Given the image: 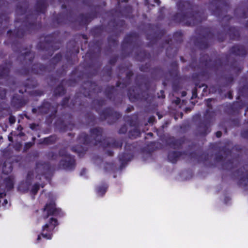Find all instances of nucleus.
<instances>
[{
    "label": "nucleus",
    "instance_id": "1",
    "mask_svg": "<svg viewBox=\"0 0 248 248\" xmlns=\"http://www.w3.org/2000/svg\"><path fill=\"white\" fill-rule=\"evenodd\" d=\"M29 2L26 0L19 2L16 5V11L18 16H22L25 15L24 19L21 20L20 18L16 17L15 19V26H17V23H20L19 27L16 28L13 32L11 30L7 31L9 37L14 40L11 43L12 50L17 53H21L20 58H22L26 65H30L32 63L35 53L31 50L32 46H30L29 49L27 47L23 48L22 44L19 41V39L23 37L27 34L34 32L42 27L40 20H37L39 14H45L47 6L46 0H37L34 6L35 13H33L29 9Z\"/></svg>",
    "mask_w": 248,
    "mask_h": 248
},
{
    "label": "nucleus",
    "instance_id": "2",
    "mask_svg": "<svg viewBox=\"0 0 248 248\" xmlns=\"http://www.w3.org/2000/svg\"><path fill=\"white\" fill-rule=\"evenodd\" d=\"M90 135L85 132L79 134L77 138L78 141L82 144L77 145L71 147V150L77 153L78 156L84 155L88 150L87 146H99L105 149L106 148H122L123 142L122 140L113 139L110 141L108 138H103L102 134L103 129L100 127H96L91 128L90 130Z\"/></svg>",
    "mask_w": 248,
    "mask_h": 248
},
{
    "label": "nucleus",
    "instance_id": "3",
    "mask_svg": "<svg viewBox=\"0 0 248 248\" xmlns=\"http://www.w3.org/2000/svg\"><path fill=\"white\" fill-rule=\"evenodd\" d=\"M117 1L116 7L108 11L107 13L114 18L109 21L108 25L110 26L111 33L113 35L108 38V46L105 49L106 54L112 52V47H115L118 45L117 38L123 32L125 28V22L123 19H117V18H130L133 12L131 6L127 5L123 8H120V0Z\"/></svg>",
    "mask_w": 248,
    "mask_h": 248
},
{
    "label": "nucleus",
    "instance_id": "4",
    "mask_svg": "<svg viewBox=\"0 0 248 248\" xmlns=\"http://www.w3.org/2000/svg\"><path fill=\"white\" fill-rule=\"evenodd\" d=\"M178 12L172 16L177 23H183L187 26H194L201 23L202 19L201 13L196 10V5L189 0H180L176 3Z\"/></svg>",
    "mask_w": 248,
    "mask_h": 248
},
{
    "label": "nucleus",
    "instance_id": "5",
    "mask_svg": "<svg viewBox=\"0 0 248 248\" xmlns=\"http://www.w3.org/2000/svg\"><path fill=\"white\" fill-rule=\"evenodd\" d=\"M103 8L99 5L91 6L90 12L85 14H80L76 19L74 18L72 9L67 10L66 13H61L53 18V22L58 25L66 24L68 23H78L79 27L87 26L93 19L101 15Z\"/></svg>",
    "mask_w": 248,
    "mask_h": 248
},
{
    "label": "nucleus",
    "instance_id": "6",
    "mask_svg": "<svg viewBox=\"0 0 248 248\" xmlns=\"http://www.w3.org/2000/svg\"><path fill=\"white\" fill-rule=\"evenodd\" d=\"M102 42L97 40L89 43V49L85 55L86 66L93 69L91 76L95 75L102 63L99 62L101 53Z\"/></svg>",
    "mask_w": 248,
    "mask_h": 248
},
{
    "label": "nucleus",
    "instance_id": "7",
    "mask_svg": "<svg viewBox=\"0 0 248 248\" xmlns=\"http://www.w3.org/2000/svg\"><path fill=\"white\" fill-rule=\"evenodd\" d=\"M145 75L138 74L135 78L136 86H133L129 88L127 91V96L130 102L132 103L138 101H147L150 97L149 90L151 87L150 82L146 81L144 83L145 90L141 89V84L140 83L139 79H144Z\"/></svg>",
    "mask_w": 248,
    "mask_h": 248
},
{
    "label": "nucleus",
    "instance_id": "8",
    "mask_svg": "<svg viewBox=\"0 0 248 248\" xmlns=\"http://www.w3.org/2000/svg\"><path fill=\"white\" fill-rule=\"evenodd\" d=\"M58 33H52L46 35L43 42H39L37 45L38 50L45 51L47 53L42 56V60H46L52 56L54 52L60 48L61 42L57 40Z\"/></svg>",
    "mask_w": 248,
    "mask_h": 248
},
{
    "label": "nucleus",
    "instance_id": "9",
    "mask_svg": "<svg viewBox=\"0 0 248 248\" xmlns=\"http://www.w3.org/2000/svg\"><path fill=\"white\" fill-rule=\"evenodd\" d=\"M220 152L223 153L224 156L219 153L215 155V161L216 162H221V168L223 170L232 171L233 169L238 167L240 164V156L237 155L235 157L227 159L232 156V150L224 146L220 149Z\"/></svg>",
    "mask_w": 248,
    "mask_h": 248
},
{
    "label": "nucleus",
    "instance_id": "10",
    "mask_svg": "<svg viewBox=\"0 0 248 248\" xmlns=\"http://www.w3.org/2000/svg\"><path fill=\"white\" fill-rule=\"evenodd\" d=\"M141 44L138 33L131 32L126 34L121 44L122 55L124 58L129 57L134 49L140 47Z\"/></svg>",
    "mask_w": 248,
    "mask_h": 248
},
{
    "label": "nucleus",
    "instance_id": "11",
    "mask_svg": "<svg viewBox=\"0 0 248 248\" xmlns=\"http://www.w3.org/2000/svg\"><path fill=\"white\" fill-rule=\"evenodd\" d=\"M134 75L132 70L128 71L126 74L125 78L123 79V82L118 81L116 84V87L114 86H107L104 92V95L109 100L115 102L117 95V89L116 88L120 87L125 89L131 83V78Z\"/></svg>",
    "mask_w": 248,
    "mask_h": 248
},
{
    "label": "nucleus",
    "instance_id": "12",
    "mask_svg": "<svg viewBox=\"0 0 248 248\" xmlns=\"http://www.w3.org/2000/svg\"><path fill=\"white\" fill-rule=\"evenodd\" d=\"M183 34L181 31H177L173 34V40L171 38L166 39L163 43L162 47H164L165 45L168 46L166 48V56L169 58H173L177 55L179 45L183 42Z\"/></svg>",
    "mask_w": 248,
    "mask_h": 248
},
{
    "label": "nucleus",
    "instance_id": "13",
    "mask_svg": "<svg viewBox=\"0 0 248 248\" xmlns=\"http://www.w3.org/2000/svg\"><path fill=\"white\" fill-rule=\"evenodd\" d=\"M81 93H77L74 96V98L72 100V106L75 105L77 100L82 94L85 97L91 98L93 94L98 93L102 91V87L98 86L95 82H93L90 80L84 81L82 84L81 87Z\"/></svg>",
    "mask_w": 248,
    "mask_h": 248
},
{
    "label": "nucleus",
    "instance_id": "14",
    "mask_svg": "<svg viewBox=\"0 0 248 248\" xmlns=\"http://www.w3.org/2000/svg\"><path fill=\"white\" fill-rule=\"evenodd\" d=\"M225 61L223 62L221 58H217L214 62V63L210 66L212 62L209 56L207 54H201L200 58V65L204 66L206 68H210L213 69L216 72L222 70L224 66L229 65V59L230 56L228 54H224Z\"/></svg>",
    "mask_w": 248,
    "mask_h": 248
},
{
    "label": "nucleus",
    "instance_id": "15",
    "mask_svg": "<svg viewBox=\"0 0 248 248\" xmlns=\"http://www.w3.org/2000/svg\"><path fill=\"white\" fill-rule=\"evenodd\" d=\"M214 111L207 109L204 114L203 120L198 125V134L201 136H205L211 131V123L215 117Z\"/></svg>",
    "mask_w": 248,
    "mask_h": 248
},
{
    "label": "nucleus",
    "instance_id": "16",
    "mask_svg": "<svg viewBox=\"0 0 248 248\" xmlns=\"http://www.w3.org/2000/svg\"><path fill=\"white\" fill-rule=\"evenodd\" d=\"M149 31L146 34V39L150 42L148 46H152L155 44L166 33L164 29H160L158 25L149 24Z\"/></svg>",
    "mask_w": 248,
    "mask_h": 248
},
{
    "label": "nucleus",
    "instance_id": "17",
    "mask_svg": "<svg viewBox=\"0 0 248 248\" xmlns=\"http://www.w3.org/2000/svg\"><path fill=\"white\" fill-rule=\"evenodd\" d=\"M95 111L99 113L100 119L102 121L108 120V123L109 124L115 123L122 117V114L120 112L114 111L110 107L104 108L100 112L98 108H96Z\"/></svg>",
    "mask_w": 248,
    "mask_h": 248
},
{
    "label": "nucleus",
    "instance_id": "18",
    "mask_svg": "<svg viewBox=\"0 0 248 248\" xmlns=\"http://www.w3.org/2000/svg\"><path fill=\"white\" fill-rule=\"evenodd\" d=\"M67 51L65 55L67 62L71 65L75 64L77 60V55L79 52V46L75 40H70L67 44Z\"/></svg>",
    "mask_w": 248,
    "mask_h": 248
},
{
    "label": "nucleus",
    "instance_id": "19",
    "mask_svg": "<svg viewBox=\"0 0 248 248\" xmlns=\"http://www.w3.org/2000/svg\"><path fill=\"white\" fill-rule=\"evenodd\" d=\"M214 38L213 32L207 30L202 35L195 37L193 42L194 45L199 49L203 50L209 47V43Z\"/></svg>",
    "mask_w": 248,
    "mask_h": 248
},
{
    "label": "nucleus",
    "instance_id": "20",
    "mask_svg": "<svg viewBox=\"0 0 248 248\" xmlns=\"http://www.w3.org/2000/svg\"><path fill=\"white\" fill-rule=\"evenodd\" d=\"M59 223L58 220L54 217H51L48 221V222L46 223L42 229L43 232L41 234L38 235L37 240L39 241L41 239V235L47 239H51L52 238V231L58 225Z\"/></svg>",
    "mask_w": 248,
    "mask_h": 248
},
{
    "label": "nucleus",
    "instance_id": "21",
    "mask_svg": "<svg viewBox=\"0 0 248 248\" xmlns=\"http://www.w3.org/2000/svg\"><path fill=\"white\" fill-rule=\"evenodd\" d=\"M48 72H50L48 69L47 65L43 64L40 63H36L33 64L31 69L28 67H23L19 70V73L21 75H28L30 73L36 75H42L44 73Z\"/></svg>",
    "mask_w": 248,
    "mask_h": 248
},
{
    "label": "nucleus",
    "instance_id": "22",
    "mask_svg": "<svg viewBox=\"0 0 248 248\" xmlns=\"http://www.w3.org/2000/svg\"><path fill=\"white\" fill-rule=\"evenodd\" d=\"M18 92L21 94H14L11 100V106L17 109H19L25 106L28 101L27 97L23 94L24 93L26 92V89H19Z\"/></svg>",
    "mask_w": 248,
    "mask_h": 248
},
{
    "label": "nucleus",
    "instance_id": "23",
    "mask_svg": "<svg viewBox=\"0 0 248 248\" xmlns=\"http://www.w3.org/2000/svg\"><path fill=\"white\" fill-rule=\"evenodd\" d=\"M43 212H46V215H44L43 218L45 219L47 218L50 216L62 217L64 214L60 208L56 207V205L54 201H51L46 203L43 208Z\"/></svg>",
    "mask_w": 248,
    "mask_h": 248
},
{
    "label": "nucleus",
    "instance_id": "24",
    "mask_svg": "<svg viewBox=\"0 0 248 248\" xmlns=\"http://www.w3.org/2000/svg\"><path fill=\"white\" fill-rule=\"evenodd\" d=\"M233 175L239 179L238 185L239 186L245 187L248 186V164L233 172Z\"/></svg>",
    "mask_w": 248,
    "mask_h": 248
},
{
    "label": "nucleus",
    "instance_id": "25",
    "mask_svg": "<svg viewBox=\"0 0 248 248\" xmlns=\"http://www.w3.org/2000/svg\"><path fill=\"white\" fill-rule=\"evenodd\" d=\"M53 108L54 110L49 115V117L54 118L56 117V114L58 112V106L54 107L52 106L51 103L46 100H44L41 105L38 107V114L39 115H46L48 114L51 108Z\"/></svg>",
    "mask_w": 248,
    "mask_h": 248
},
{
    "label": "nucleus",
    "instance_id": "26",
    "mask_svg": "<svg viewBox=\"0 0 248 248\" xmlns=\"http://www.w3.org/2000/svg\"><path fill=\"white\" fill-rule=\"evenodd\" d=\"M12 66V62L6 61L0 65V79H3L4 83L0 82V84L6 85L11 78L10 71Z\"/></svg>",
    "mask_w": 248,
    "mask_h": 248
},
{
    "label": "nucleus",
    "instance_id": "27",
    "mask_svg": "<svg viewBox=\"0 0 248 248\" xmlns=\"http://www.w3.org/2000/svg\"><path fill=\"white\" fill-rule=\"evenodd\" d=\"M6 3L4 0H0V34L8 27L9 22V17L4 10V6Z\"/></svg>",
    "mask_w": 248,
    "mask_h": 248
},
{
    "label": "nucleus",
    "instance_id": "28",
    "mask_svg": "<svg viewBox=\"0 0 248 248\" xmlns=\"http://www.w3.org/2000/svg\"><path fill=\"white\" fill-rule=\"evenodd\" d=\"M60 165L62 168L67 171H73L76 166V160L74 155H68L60 161Z\"/></svg>",
    "mask_w": 248,
    "mask_h": 248
},
{
    "label": "nucleus",
    "instance_id": "29",
    "mask_svg": "<svg viewBox=\"0 0 248 248\" xmlns=\"http://www.w3.org/2000/svg\"><path fill=\"white\" fill-rule=\"evenodd\" d=\"M229 51L231 54L242 58L245 57L247 54V50L245 46L239 44L231 47Z\"/></svg>",
    "mask_w": 248,
    "mask_h": 248
},
{
    "label": "nucleus",
    "instance_id": "30",
    "mask_svg": "<svg viewBox=\"0 0 248 248\" xmlns=\"http://www.w3.org/2000/svg\"><path fill=\"white\" fill-rule=\"evenodd\" d=\"M185 140V137L177 139L174 137H171L167 140L166 143L168 145L173 149H179L182 148Z\"/></svg>",
    "mask_w": 248,
    "mask_h": 248
},
{
    "label": "nucleus",
    "instance_id": "31",
    "mask_svg": "<svg viewBox=\"0 0 248 248\" xmlns=\"http://www.w3.org/2000/svg\"><path fill=\"white\" fill-rule=\"evenodd\" d=\"M223 78L225 80L224 83L222 84L218 85L217 87L216 90L219 93H221L223 92V88H228L231 87L233 84L234 81V78L232 75L224 76L223 77Z\"/></svg>",
    "mask_w": 248,
    "mask_h": 248
},
{
    "label": "nucleus",
    "instance_id": "32",
    "mask_svg": "<svg viewBox=\"0 0 248 248\" xmlns=\"http://www.w3.org/2000/svg\"><path fill=\"white\" fill-rule=\"evenodd\" d=\"M244 103L242 101H235L232 104L227 106L228 111L230 114L238 113L239 111L244 107Z\"/></svg>",
    "mask_w": 248,
    "mask_h": 248
},
{
    "label": "nucleus",
    "instance_id": "33",
    "mask_svg": "<svg viewBox=\"0 0 248 248\" xmlns=\"http://www.w3.org/2000/svg\"><path fill=\"white\" fill-rule=\"evenodd\" d=\"M184 155H186L185 151H170L168 153V159L172 163H176L178 159Z\"/></svg>",
    "mask_w": 248,
    "mask_h": 248
},
{
    "label": "nucleus",
    "instance_id": "34",
    "mask_svg": "<svg viewBox=\"0 0 248 248\" xmlns=\"http://www.w3.org/2000/svg\"><path fill=\"white\" fill-rule=\"evenodd\" d=\"M191 158L196 159L198 162L205 163L209 159V155L206 152H203L201 155H197L196 152L190 153L189 155Z\"/></svg>",
    "mask_w": 248,
    "mask_h": 248
},
{
    "label": "nucleus",
    "instance_id": "35",
    "mask_svg": "<svg viewBox=\"0 0 248 248\" xmlns=\"http://www.w3.org/2000/svg\"><path fill=\"white\" fill-rule=\"evenodd\" d=\"M64 81V79L62 80L60 83L54 89L53 96L55 97L62 96L65 94L66 90L63 86Z\"/></svg>",
    "mask_w": 248,
    "mask_h": 248
},
{
    "label": "nucleus",
    "instance_id": "36",
    "mask_svg": "<svg viewBox=\"0 0 248 248\" xmlns=\"http://www.w3.org/2000/svg\"><path fill=\"white\" fill-rule=\"evenodd\" d=\"M135 57L137 61L143 62L146 60H150L151 56L149 52L142 50H140L139 52H136Z\"/></svg>",
    "mask_w": 248,
    "mask_h": 248
},
{
    "label": "nucleus",
    "instance_id": "37",
    "mask_svg": "<svg viewBox=\"0 0 248 248\" xmlns=\"http://www.w3.org/2000/svg\"><path fill=\"white\" fill-rule=\"evenodd\" d=\"M228 33L231 40L239 41L240 39V34L239 31L235 27H230L228 29Z\"/></svg>",
    "mask_w": 248,
    "mask_h": 248
},
{
    "label": "nucleus",
    "instance_id": "38",
    "mask_svg": "<svg viewBox=\"0 0 248 248\" xmlns=\"http://www.w3.org/2000/svg\"><path fill=\"white\" fill-rule=\"evenodd\" d=\"M133 155L130 153L124 152L119 155V160L121 163V165H124L128 161H130Z\"/></svg>",
    "mask_w": 248,
    "mask_h": 248
},
{
    "label": "nucleus",
    "instance_id": "39",
    "mask_svg": "<svg viewBox=\"0 0 248 248\" xmlns=\"http://www.w3.org/2000/svg\"><path fill=\"white\" fill-rule=\"evenodd\" d=\"M104 30L102 25L95 26L91 30V33L94 37H98L101 35Z\"/></svg>",
    "mask_w": 248,
    "mask_h": 248
},
{
    "label": "nucleus",
    "instance_id": "40",
    "mask_svg": "<svg viewBox=\"0 0 248 248\" xmlns=\"http://www.w3.org/2000/svg\"><path fill=\"white\" fill-rule=\"evenodd\" d=\"M24 89H32L35 88L37 86L36 80L33 78H28L23 83Z\"/></svg>",
    "mask_w": 248,
    "mask_h": 248
},
{
    "label": "nucleus",
    "instance_id": "41",
    "mask_svg": "<svg viewBox=\"0 0 248 248\" xmlns=\"http://www.w3.org/2000/svg\"><path fill=\"white\" fill-rule=\"evenodd\" d=\"M5 185V190L7 191H10L14 188V179L12 176H8L3 180Z\"/></svg>",
    "mask_w": 248,
    "mask_h": 248
},
{
    "label": "nucleus",
    "instance_id": "42",
    "mask_svg": "<svg viewBox=\"0 0 248 248\" xmlns=\"http://www.w3.org/2000/svg\"><path fill=\"white\" fill-rule=\"evenodd\" d=\"M108 188V184L106 183H103L100 186H98L96 187V192L99 196L103 197L106 193Z\"/></svg>",
    "mask_w": 248,
    "mask_h": 248
},
{
    "label": "nucleus",
    "instance_id": "43",
    "mask_svg": "<svg viewBox=\"0 0 248 248\" xmlns=\"http://www.w3.org/2000/svg\"><path fill=\"white\" fill-rule=\"evenodd\" d=\"M62 56L61 53H59L56 54L50 60L49 62V65L52 66L53 69H54L56 64L62 60Z\"/></svg>",
    "mask_w": 248,
    "mask_h": 248
},
{
    "label": "nucleus",
    "instance_id": "44",
    "mask_svg": "<svg viewBox=\"0 0 248 248\" xmlns=\"http://www.w3.org/2000/svg\"><path fill=\"white\" fill-rule=\"evenodd\" d=\"M171 68L169 70V73L170 76H177L178 75V63L177 62L174 61L170 63Z\"/></svg>",
    "mask_w": 248,
    "mask_h": 248
},
{
    "label": "nucleus",
    "instance_id": "45",
    "mask_svg": "<svg viewBox=\"0 0 248 248\" xmlns=\"http://www.w3.org/2000/svg\"><path fill=\"white\" fill-rule=\"evenodd\" d=\"M140 135L141 132L140 129L136 127L128 132V137L131 139H135L140 137Z\"/></svg>",
    "mask_w": 248,
    "mask_h": 248
},
{
    "label": "nucleus",
    "instance_id": "46",
    "mask_svg": "<svg viewBox=\"0 0 248 248\" xmlns=\"http://www.w3.org/2000/svg\"><path fill=\"white\" fill-rule=\"evenodd\" d=\"M57 140V137L56 135H52L43 140V143L46 145L54 144Z\"/></svg>",
    "mask_w": 248,
    "mask_h": 248
},
{
    "label": "nucleus",
    "instance_id": "47",
    "mask_svg": "<svg viewBox=\"0 0 248 248\" xmlns=\"http://www.w3.org/2000/svg\"><path fill=\"white\" fill-rule=\"evenodd\" d=\"M55 124L56 126L59 129L60 132H64L67 130V126L65 124L64 121L61 118L57 119Z\"/></svg>",
    "mask_w": 248,
    "mask_h": 248
},
{
    "label": "nucleus",
    "instance_id": "48",
    "mask_svg": "<svg viewBox=\"0 0 248 248\" xmlns=\"http://www.w3.org/2000/svg\"><path fill=\"white\" fill-rule=\"evenodd\" d=\"M85 116L86 121L89 124L93 125L95 124L96 117L93 113L91 112H88Z\"/></svg>",
    "mask_w": 248,
    "mask_h": 248
},
{
    "label": "nucleus",
    "instance_id": "49",
    "mask_svg": "<svg viewBox=\"0 0 248 248\" xmlns=\"http://www.w3.org/2000/svg\"><path fill=\"white\" fill-rule=\"evenodd\" d=\"M162 69L160 66H156L152 68L151 75L153 78H156L158 76L162 73Z\"/></svg>",
    "mask_w": 248,
    "mask_h": 248
},
{
    "label": "nucleus",
    "instance_id": "50",
    "mask_svg": "<svg viewBox=\"0 0 248 248\" xmlns=\"http://www.w3.org/2000/svg\"><path fill=\"white\" fill-rule=\"evenodd\" d=\"M230 66L231 69L234 71L237 75L240 73L243 69V67L238 65L236 61L231 62Z\"/></svg>",
    "mask_w": 248,
    "mask_h": 248
},
{
    "label": "nucleus",
    "instance_id": "51",
    "mask_svg": "<svg viewBox=\"0 0 248 248\" xmlns=\"http://www.w3.org/2000/svg\"><path fill=\"white\" fill-rule=\"evenodd\" d=\"M238 93L239 96L248 97V83L239 89Z\"/></svg>",
    "mask_w": 248,
    "mask_h": 248
},
{
    "label": "nucleus",
    "instance_id": "52",
    "mask_svg": "<svg viewBox=\"0 0 248 248\" xmlns=\"http://www.w3.org/2000/svg\"><path fill=\"white\" fill-rule=\"evenodd\" d=\"M201 76L202 77L208 78L209 77V73L207 69H201L200 71L198 74H195L193 75V78L196 77Z\"/></svg>",
    "mask_w": 248,
    "mask_h": 248
},
{
    "label": "nucleus",
    "instance_id": "53",
    "mask_svg": "<svg viewBox=\"0 0 248 248\" xmlns=\"http://www.w3.org/2000/svg\"><path fill=\"white\" fill-rule=\"evenodd\" d=\"M139 69L143 72H150L152 68H151V64L149 62H147L144 64H141L139 67Z\"/></svg>",
    "mask_w": 248,
    "mask_h": 248
},
{
    "label": "nucleus",
    "instance_id": "54",
    "mask_svg": "<svg viewBox=\"0 0 248 248\" xmlns=\"http://www.w3.org/2000/svg\"><path fill=\"white\" fill-rule=\"evenodd\" d=\"M103 71L104 76H106L110 78L112 74V67L110 66L106 65L104 67Z\"/></svg>",
    "mask_w": 248,
    "mask_h": 248
},
{
    "label": "nucleus",
    "instance_id": "55",
    "mask_svg": "<svg viewBox=\"0 0 248 248\" xmlns=\"http://www.w3.org/2000/svg\"><path fill=\"white\" fill-rule=\"evenodd\" d=\"M93 104L97 106L99 108L106 104V100L103 98H100L98 99H94L92 102Z\"/></svg>",
    "mask_w": 248,
    "mask_h": 248
},
{
    "label": "nucleus",
    "instance_id": "56",
    "mask_svg": "<svg viewBox=\"0 0 248 248\" xmlns=\"http://www.w3.org/2000/svg\"><path fill=\"white\" fill-rule=\"evenodd\" d=\"M66 73L64 65H62L60 69L57 70L56 72V75L58 78L64 76Z\"/></svg>",
    "mask_w": 248,
    "mask_h": 248
},
{
    "label": "nucleus",
    "instance_id": "57",
    "mask_svg": "<svg viewBox=\"0 0 248 248\" xmlns=\"http://www.w3.org/2000/svg\"><path fill=\"white\" fill-rule=\"evenodd\" d=\"M189 67L193 70L201 69L200 65L197 64L196 59H192V61L189 64Z\"/></svg>",
    "mask_w": 248,
    "mask_h": 248
},
{
    "label": "nucleus",
    "instance_id": "58",
    "mask_svg": "<svg viewBox=\"0 0 248 248\" xmlns=\"http://www.w3.org/2000/svg\"><path fill=\"white\" fill-rule=\"evenodd\" d=\"M39 188L40 184L39 183L34 184L31 190V193L34 196L36 195L39 190Z\"/></svg>",
    "mask_w": 248,
    "mask_h": 248
},
{
    "label": "nucleus",
    "instance_id": "59",
    "mask_svg": "<svg viewBox=\"0 0 248 248\" xmlns=\"http://www.w3.org/2000/svg\"><path fill=\"white\" fill-rule=\"evenodd\" d=\"M198 89V83H196L195 84V87L193 89L192 91V96L191 97V99H193L197 97V92Z\"/></svg>",
    "mask_w": 248,
    "mask_h": 248
},
{
    "label": "nucleus",
    "instance_id": "60",
    "mask_svg": "<svg viewBox=\"0 0 248 248\" xmlns=\"http://www.w3.org/2000/svg\"><path fill=\"white\" fill-rule=\"evenodd\" d=\"M33 177V172L32 171H30L28 172L27 178H26V183L28 185H30L31 183V181Z\"/></svg>",
    "mask_w": 248,
    "mask_h": 248
},
{
    "label": "nucleus",
    "instance_id": "61",
    "mask_svg": "<svg viewBox=\"0 0 248 248\" xmlns=\"http://www.w3.org/2000/svg\"><path fill=\"white\" fill-rule=\"evenodd\" d=\"M226 37V35L223 32H218L217 34V40L219 42H223Z\"/></svg>",
    "mask_w": 248,
    "mask_h": 248
},
{
    "label": "nucleus",
    "instance_id": "62",
    "mask_svg": "<svg viewBox=\"0 0 248 248\" xmlns=\"http://www.w3.org/2000/svg\"><path fill=\"white\" fill-rule=\"evenodd\" d=\"M77 83V79L76 78H69L66 81V83L69 86H74Z\"/></svg>",
    "mask_w": 248,
    "mask_h": 248
},
{
    "label": "nucleus",
    "instance_id": "63",
    "mask_svg": "<svg viewBox=\"0 0 248 248\" xmlns=\"http://www.w3.org/2000/svg\"><path fill=\"white\" fill-rule=\"evenodd\" d=\"M70 100L69 97H64L61 102V105L62 108H65L67 106H68V104Z\"/></svg>",
    "mask_w": 248,
    "mask_h": 248
},
{
    "label": "nucleus",
    "instance_id": "64",
    "mask_svg": "<svg viewBox=\"0 0 248 248\" xmlns=\"http://www.w3.org/2000/svg\"><path fill=\"white\" fill-rule=\"evenodd\" d=\"M241 136L242 138L248 140V129L242 130L241 132Z\"/></svg>",
    "mask_w": 248,
    "mask_h": 248
}]
</instances>
